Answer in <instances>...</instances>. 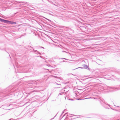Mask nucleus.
Instances as JSON below:
<instances>
[{"label":"nucleus","instance_id":"nucleus-1","mask_svg":"<svg viewBox=\"0 0 120 120\" xmlns=\"http://www.w3.org/2000/svg\"><path fill=\"white\" fill-rule=\"evenodd\" d=\"M11 90H9V88H8L2 91L1 92L2 93L4 94V96H8L12 94H10L11 93Z\"/></svg>","mask_w":120,"mask_h":120},{"label":"nucleus","instance_id":"nucleus-2","mask_svg":"<svg viewBox=\"0 0 120 120\" xmlns=\"http://www.w3.org/2000/svg\"><path fill=\"white\" fill-rule=\"evenodd\" d=\"M102 101L103 103H102L101 102V101H100V103L101 105L104 107L106 109H109L110 108H111L112 109V108L110 107V105L109 104H107V103L105 102V101L104 100H101Z\"/></svg>","mask_w":120,"mask_h":120},{"label":"nucleus","instance_id":"nucleus-3","mask_svg":"<svg viewBox=\"0 0 120 120\" xmlns=\"http://www.w3.org/2000/svg\"><path fill=\"white\" fill-rule=\"evenodd\" d=\"M0 21L2 22L5 23H9L10 24H15L16 23L15 22L6 20H5L2 19L0 18Z\"/></svg>","mask_w":120,"mask_h":120},{"label":"nucleus","instance_id":"nucleus-4","mask_svg":"<svg viewBox=\"0 0 120 120\" xmlns=\"http://www.w3.org/2000/svg\"><path fill=\"white\" fill-rule=\"evenodd\" d=\"M110 90V91H114L116 90V89H117V90H119L120 89V88H115L114 87H109Z\"/></svg>","mask_w":120,"mask_h":120},{"label":"nucleus","instance_id":"nucleus-5","mask_svg":"<svg viewBox=\"0 0 120 120\" xmlns=\"http://www.w3.org/2000/svg\"><path fill=\"white\" fill-rule=\"evenodd\" d=\"M58 86L57 88H60L61 86V85L60 84H58V83H55Z\"/></svg>","mask_w":120,"mask_h":120},{"label":"nucleus","instance_id":"nucleus-6","mask_svg":"<svg viewBox=\"0 0 120 120\" xmlns=\"http://www.w3.org/2000/svg\"><path fill=\"white\" fill-rule=\"evenodd\" d=\"M65 99L66 100H73V99H70L68 97H65Z\"/></svg>","mask_w":120,"mask_h":120},{"label":"nucleus","instance_id":"nucleus-7","mask_svg":"<svg viewBox=\"0 0 120 120\" xmlns=\"http://www.w3.org/2000/svg\"><path fill=\"white\" fill-rule=\"evenodd\" d=\"M66 94V93L64 92H62L61 93L59 94V95H62L63 94Z\"/></svg>","mask_w":120,"mask_h":120},{"label":"nucleus","instance_id":"nucleus-8","mask_svg":"<svg viewBox=\"0 0 120 120\" xmlns=\"http://www.w3.org/2000/svg\"><path fill=\"white\" fill-rule=\"evenodd\" d=\"M84 68H85L87 69V68H88V69H90L88 68L87 66L86 65H84Z\"/></svg>","mask_w":120,"mask_h":120},{"label":"nucleus","instance_id":"nucleus-9","mask_svg":"<svg viewBox=\"0 0 120 120\" xmlns=\"http://www.w3.org/2000/svg\"><path fill=\"white\" fill-rule=\"evenodd\" d=\"M34 52H38L39 54H40V55L41 54V53L40 52H39L37 50H34Z\"/></svg>","mask_w":120,"mask_h":120},{"label":"nucleus","instance_id":"nucleus-10","mask_svg":"<svg viewBox=\"0 0 120 120\" xmlns=\"http://www.w3.org/2000/svg\"><path fill=\"white\" fill-rule=\"evenodd\" d=\"M78 94V93L77 92L75 93V95L77 97L78 96V95H77V94Z\"/></svg>","mask_w":120,"mask_h":120},{"label":"nucleus","instance_id":"nucleus-11","mask_svg":"<svg viewBox=\"0 0 120 120\" xmlns=\"http://www.w3.org/2000/svg\"><path fill=\"white\" fill-rule=\"evenodd\" d=\"M57 115V114H56V115L54 117H53V118H52V119H51V120H52V119H54V118H55V117Z\"/></svg>","mask_w":120,"mask_h":120},{"label":"nucleus","instance_id":"nucleus-12","mask_svg":"<svg viewBox=\"0 0 120 120\" xmlns=\"http://www.w3.org/2000/svg\"><path fill=\"white\" fill-rule=\"evenodd\" d=\"M82 68L79 67V68ZM77 69V68H76V69Z\"/></svg>","mask_w":120,"mask_h":120},{"label":"nucleus","instance_id":"nucleus-13","mask_svg":"<svg viewBox=\"0 0 120 120\" xmlns=\"http://www.w3.org/2000/svg\"><path fill=\"white\" fill-rule=\"evenodd\" d=\"M62 59H64L66 60H67V59H65V58H62Z\"/></svg>","mask_w":120,"mask_h":120},{"label":"nucleus","instance_id":"nucleus-14","mask_svg":"<svg viewBox=\"0 0 120 120\" xmlns=\"http://www.w3.org/2000/svg\"><path fill=\"white\" fill-rule=\"evenodd\" d=\"M85 98V99H88V98Z\"/></svg>","mask_w":120,"mask_h":120},{"label":"nucleus","instance_id":"nucleus-15","mask_svg":"<svg viewBox=\"0 0 120 120\" xmlns=\"http://www.w3.org/2000/svg\"><path fill=\"white\" fill-rule=\"evenodd\" d=\"M45 19H47V20H49V19H46V18H45Z\"/></svg>","mask_w":120,"mask_h":120},{"label":"nucleus","instance_id":"nucleus-16","mask_svg":"<svg viewBox=\"0 0 120 120\" xmlns=\"http://www.w3.org/2000/svg\"><path fill=\"white\" fill-rule=\"evenodd\" d=\"M63 62H66V61H64V60L63 61Z\"/></svg>","mask_w":120,"mask_h":120},{"label":"nucleus","instance_id":"nucleus-17","mask_svg":"<svg viewBox=\"0 0 120 120\" xmlns=\"http://www.w3.org/2000/svg\"><path fill=\"white\" fill-rule=\"evenodd\" d=\"M64 83L65 84L66 83Z\"/></svg>","mask_w":120,"mask_h":120},{"label":"nucleus","instance_id":"nucleus-18","mask_svg":"<svg viewBox=\"0 0 120 120\" xmlns=\"http://www.w3.org/2000/svg\"><path fill=\"white\" fill-rule=\"evenodd\" d=\"M115 106H117V107H119V106H116V105H115Z\"/></svg>","mask_w":120,"mask_h":120},{"label":"nucleus","instance_id":"nucleus-19","mask_svg":"<svg viewBox=\"0 0 120 120\" xmlns=\"http://www.w3.org/2000/svg\"><path fill=\"white\" fill-rule=\"evenodd\" d=\"M34 81H33V82H36V81H35V82Z\"/></svg>","mask_w":120,"mask_h":120},{"label":"nucleus","instance_id":"nucleus-20","mask_svg":"<svg viewBox=\"0 0 120 120\" xmlns=\"http://www.w3.org/2000/svg\"><path fill=\"white\" fill-rule=\"evenodd\" d=\"M41 47L42 48H43V49L44 48L43 47Z\"/></svg>","mask_w":120,"mask_h":120},{"label":"nucleus","instance_id":"nucleus-21","mask_svg":"<svg viewBox=\"0 0 120 120\" xmlns=\"http://www.w3.org/2000/svg\"><path fill=\"white\" fill-rule=\"evenodd\" d=\"M58 82H60V81H58Z\"/></svg>","mask_w":120,"mask_h":120},{"label":"nucleus","instance_id":"nucleus-22","mask_svg":"<svg viewBox=\"0 0 120 120\" xmlns=\"http://www.w3.org/2000/svg\"><path fill=\"white\" fill-rule=\"evenodd\" d=\"M63 52H66L65 51H63Z\"/></svg>","mask_w":120,"mask_h":120},{"label":"nucleus","instance_id":"nucleus-23","mask_svg":"<svg viewBox=\"0 0 120 120\" xmlns=\"http://www.w3.org/2000/svg\"><path fill=\"white\" fill-rule=\"evenodd\" d=\"M64 91H65V90H64Z\"/></svg>","mask_w":120,"mask_h":120},{"label":"nucleus","instance_id":"nucleus-24","mask_svg":"<svg viewBox=\"0 0 120 120\" xmlns=\"http://www.w3.org/2000/svg\"><path fill=\"white\" fill-rule=\"evenodd\" d=\"M78 100H79V99H78Z\"/></svg>","mask_w":120,"mask_h":120}]
</instances>
